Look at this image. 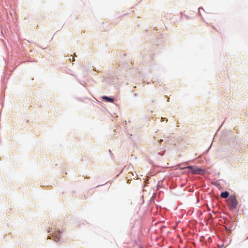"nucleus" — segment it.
I'll return each instance as SVG.
<instances>
[{"mask_svg": "<svg viewBox=\"0 0 248 248\" xmlns=\"http://www.w3.org/2000/svg\"><path fill=\"white\" fill-rule=\"evenodd\" d=\"M229 195V193L227 191L222 192L220 194V196L222 198H227V197H228Z\"/></svg>", "mask_w": 248, "mask_h": 248, "instance_id": "7ed1b4c3", "label": "nucleus"}, {"mask_svg": "<svg viewBox=\"0 0 248 248\" xmlns=\"http://www.w3.org/2000/svg\"><path fill=\"white\" fill-rule=\"evenodd\" d=\"M55 237V239H54V240L56 241V242H57L59 240H60V233H59V235H56L55 236H54Z\"/></svg>", "mask_w": 248, "mask_h": 248, "instance_id": "39448f33", "label": "nucleus"}, {"mask_svg": "<svg viewBox=\"0 0 248 248\" xmlns=\"http://www.w3.org/2000/svg\"><path fill=\"white\" fill-rule=\"evenodd\" d=\"M227 202L230 210H232L236 208L238 202L234 195L231 196L227 200Z\"/></svg>", "mask_w": 248, "mask_h": 248, "instance_id": "f257e3e1", "label": "nucleus"}, {"mask_svg": "<svg viewBox=\"0 0 248 248\" xmlns=\"http://www.w3.org/2000/svg\"><path fill=\"white\" fill-rule=\"evenodd\" d=\"M189 172L193 174H202L204 172V170L200 168L194 166H188L186 168Z\"/></svg>", "mask_w": 248, "mask_h": 248, "instance_id": "f03ea898", "label": "nucleus"}, {"mask_svg": "<svg viewBox=\"0 0 248 248\" xmlns=\"http://www.w3.org/2000/svg\"><path fill=\"white\" fill-rule=\"evenodd\" d=\"M103 99H104V100H105L108 102H111V103L113 102V101H114L113 98H110V97L106 96H103Z\"/></svg>", "mask_w": 248, "mask_h": 248, "instance_id": "20e7f679", "label": "nucleus"}, {"mask_svg": "<svg viewBox=\"0 0 248 248\" xmlns=\"http://www.w3.org/2000/svg\"><path fill=\"white\" fill-rule=\"evenodd\" d=\"M163 141V140H159V143H160L161 142Z\"/></svg>", "mask_w": 248, "mask_h": 248, "instance_id": "423d86ee", "label": "nucleus"}]
</instances>
